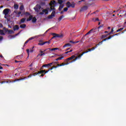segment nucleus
<instances>
[{"label": "nucleus", "mask_w": 126, "mask_h": 126, "mask_svg": "<svg viewBox=\"0 0 126 126\" xmlns=\"http://www.w3.org/2000/svg\"><path fill=\"white\" fill-rule=\"evenodd\" d=\"M71 46V45L70 44H69V43H67V44H65L63 46V47H70Z\"/></svg>", "instance_id": "nucleus-22"}, {"label": "nucleus", "mask_w": 126, "mask_h": 126, "mask_svg": "<svg viewBox=\"0 0 126 126\" xmlns=\"http://www.w3.org/2000/svg\"><path fill=\"white\" fill-rule=\"evenodd\" d=\"M42 69H44V67H43V66H42L40 67V70H42Z\"/></svg>", "instance_id": "nucleus-58"}, {"label": "nucleus", "mask_w": 126, "mask_h": 126, "mask_svg": "<svg viewBox=\"0 0 126 126\" xmlns=\"http://www.w3.org/2000/svg\"><path fill=\"white\" fill-rule=\"evenodd\" d=\"M42 11H43V13H45V14H48V13L49 12V11L46 9L42 10Z\"/></svg>", "instance_id": "nucleus-20"}, {"label": "nucleus", "mask_w": 126, "mask_h": 126, "mask_svg": "<svg viewBox=\"0 0 126 126\" xmlns=\"http://www.w3.org/2000/svg\"><path fill=\"white\" fill-rule=\"evenodd\" d=\"M46 74L44 73H42L41 75H40V77H43V76H44Z\"/></svg>", "instance_id": "nucleus-53"}, {"label": "nucleus", "mask_w": 126, "mask_h": 126, "mask_svg": "<svg viewBox=\"0 0 126 126\" xmlns=\"http://www.w3.org/2000/svg\"><path fill=\"white\" fill-rule=\"evenodd\" d=\"M37 74H38V73L35 72V73L33 74V76H36V75H37Z\"/></svg>", "instance_id": "nucleus-49"}, {"label": "nucleus", "mask_w": 126, "mask_h": 126, "mask_svg": "<svg viewBox=\"0 0 126 126\" xmlns=\"http://www.w3.org/2000/svg\"><path fill=\"white\" fill-rule=\"evenodd\" d=\"M41 74L44 73L46 72V70H41Z\"/></svg>", "instance_id": "nucleus-43"}, {"label": "nucleus", "mask_w": 126, "mask_h": 126, "mask_svg": "<svg viewBox=\"0 0 126 126\" xmlns=\"http://www.w3.org/2000/svg\"><path fill=\"white\" fill-rule=\"evenodd\" d=\"M99 21V18H96L94 21Z\"/></svg>", "instance_id": "nucleus-62"}, {"label": "nucleus", "mask_w": 126, "mask_h": 126, "mask_svg": "<svg viewBox=\"0 0 126 126\" xmlns=\"http://www.w3.org/2000/svg\"><path fill=\"white\" fill-rule=\"evenodd\" d=\"M69 42L71 43H72V44H75V41H73L72 40L70 41Z\"/></svg>", "instance_id": "nucleus-48"}, {"label": "nucleus", "mask_w": 126, "mask_h": 126, "mask_svg": "<svg viewBox=\"0 0 126 126\" xmlns=\"http://www.w3.org/2000/svg\"><path fill=\"white\" fill-rule=\"evenodd\" d=\"M26 15H30V13L28 12H26L25 13Z\"/></svg>", "instance_id": "nucleus-46"}, {"label": "nucleus", "mask_w": 126, "mask_h": 126, "mask_svg": "<svg viewBox=\"0 0 126 126\" xmlns=\"http://www.w3.org/2000/svg\"><path fill=\"white\" fill-rule=\"evenodd\" d=\"M50 71L48 70H47V71H46L45 70V73H44V74H46V73H48V72H49Z\"/></svg>", "instance_id": "nucleus-55"}, {"label": "nucleus", "mask_w": 126, "mask_h": 126, "mask_svg": "<svg viewBox=\"0 0 126 126\" xmlns=\"http://www.w3.org/2000/svg\"><path fill=\"white\" fill-rule=\"evenodd\" d=\"M56 14V11H53L51 15H49L48 17V19H53V18L54 17H55V14Z\"/></svg>", "instance_id": "nucleus-8"}, {"label": "nucleus", "mask_w": 126, "mask_h": 126, "mask_svg": "<svg viewBox=\"0 0 126 126\" xmlns=\"http://www.w3.org/2000/svg\"><path fill=\"white\" fill-rule=\"evenodd\" d=\"M52 35H53V36L52 39H54L55 38H63V34H59L56 33H52Z\"/></svg>", "instance_id": "nucleus-5"}, {"label": "nucleus", "mask_w": 126, "mask_h": 126, "mask_svg": "<svg viewBox=\"0 0 126 126\" xmlns=\"http://www.w3.org/2000/svg\"><path fill=\"white\" fill-rule=\"evenodd\" d=\"M45 44H48V45H49L50 44V41H45L44 42Z\"/></svg>", "instance_id": "nucleus-47"}, {"label": "nucleus", "mask_w": 126, "mask_h": 126, "mask_svg": "<svg viewBox=\"0 0 126 126\" xmlns=\"http://www.w3.org/2000/svg\"><path fill=\"white\" fill-rule=\"evenodd\" d=\"M20 10H23L24 9V6L23 5H22L20 7Z\"/></svg>", "instance_id": "nucleus-32"}, {"label": "nucleus", "mask_w": 126, "mask_h": 126, "mask_svg": "<svg viewBox=\"0 0 126 126\" xmlns=\"http://www.w3.org/2000/svg\"><path fill=\"white\" fill-rule=\"evenodd\" d=\"M49 50H50V51H56V50H59V48H54L52 49L49 48Z\"/></svg>", "instance_id": "nucleus-23"}, {"label": "nucleus", "mask_w": 126, "mask_h": 126, "mask_svg": "<svg viewBox=\"0 0 126 126\" xmlns=\"http://www.w3.org/2000/svg\"><path fill=\"white\" fill-rule=\"evenodd\" d=\"M14 31H16V30H18L19 29V25H15L14 27Z\"/></svg>", "instance_id": "nucleus-15"}, {"label": "nucleus", "mask_w": 126, "mask_h": 126, "mask_svg": "<svg viewBox=\"0 0 126 126\" xmlns=\"http://www.w3.org/2000/svg\"><path fill=\"white\" fill-rule=\"evenodd\" d=\"M42 8L41 5L37 4L35 5V7H34V9L36 12L39 13L40 10Z\"/></svg>", "instance_id": "nucleus-4"}, {"label": "nucleus", "mask_w": 126, "mask_h": 126, "mask_svg": "<svg viewBox=\"0 0 126 126\" xmlns=\"http://www.w3.org/2000/svg\"><path fill=\"white\" fill-rule=\"evenodd\" d=\"M63 63H62V64H58V66H63Z\"/></svg>", "instance_id": "nucleus-41"}, {"label": "nucleus", "mask_w": 126, "mask_h": 126, "mask_svg": "<svg viewBox=\"0 0 126 126\" xmlns=\"http://www.w3.org/2000/svg\"><path fill=\"white\" fill-rule=\"evenodd\" d=\"M58 1L60 4H62V3H63V0H58Z\"/></svg>", "instance_id": "nucleus-31"}, {"label": "nucleus", "mask_w": 126, "mask_h": 126, "mask_svg": "<svg viewBox=\"0 0 126 126\" xmlns=\"http://www.w3.org/2000/svg\"><path fill=\"white\" fill-rule=\"evenodd\" d=\"M2 39H3V37L1 36H0V42L1 41H2Z\"/></svg>", "instance_id": "nucleus-45"}, {"label": "nucleus", "mask_w": 126, "mask_h": 126, "mask_svg": "<svg viewBox=\"0 0 126 126\" xmlns=\"http://www.w3.org/2000/svg\"><path fill=\"white\" fill-rule=\"evenodd\" d=\"M32 19H33V16H32V15H30L29 16V18L27 19V22L31 21V20H32Z\"/></svg>", "instance_id": "nucleus-16"}, {"label": "nucleus", "mask_w": 126, "mask_h": 126, "mask_svg": "<svg viewBox=\"0 0 126 126\" xmlns=\"http://www.w3.org/2000/svg\"><path fill=\"white\" fill-rule=\"evenodd\" d=\"M37 21V19L36 18V17H32V23H35Z\"/></svg>", "instance_id": "nucleus-18"}, {"label": "nucleus", "mask_w": 126, "mask_h": 126, "mask_svg": "<svg viewBox=\"0 0 126 126\" xmlns=\"http://www.w3.org/2000/svg\"><path fill=\"white\" fill-rule=\"evenodd\" d=\"M54 67H55V66H53L52 67L49 68V69H48V70H49V71H50V70H52L54 69Z\"/></svg>", "instance_id": "nucleus-39"}, {"label": "nucleus", "mask_w": 126, "mask_h": 126, "mask_svg": "<svg viewBox=\"0 0 126 126\" xmlns=\"http://www.w3.org/2000/svg\"><path fill=\"white\" fill-rule=\"evenodd\" d=\"M1 58V59H3V56H2V55H0V58Z\"/></svg>", "instance_id": "nucleus-61"}, {"label": "nucleus", "mask_w": 126, "mask_h": 126, "mask_svg": "<svg viewBox=\"0 0 126 126\" xmlns=\"http://www.w3.org/2000/svg\"><path fill=\"white\" fill-rule=\"evenodd\" d=\"M38 56H39L40 57H42V56H43V54H42V53L41 54H39L38 55Z\"/></svg>", "instance_id": "nucleus-56"}, {"label": "nucleus", "mask_w": 126, "mask_h": 126, "mask_svg": "<svg viewBox=\"0 0 126 126\" xmlns=\"http://www.w3.org/2000/svg\"><path fill=\"white\" fill-rule=\"evenodd\" d=\"M32 75H30L28 76V78H30V77H32Z\"/></svg>", "instance_id": "nucleus-59"}, {"label": "nucleus", "mask_w": 126, "mask_h": 126, "mask_svg": "<svg viewBox=\"0 0 126 126\" xmlns=\"http://www.w3.org/2000/svg\"><path fill=\"white\" fill-rule=\"evenodd\" d=\"M2 27H3V25L1 23H0V28H2Z\"/></svg>", "instance_id": "nucleus-52"}, {"label": "nucleus", "mask_w": 126, "mask_h": 126, "mask_svg": "<svg viewBox=\"0 0 126 126\" xmlns=\"http://www.w3.org/2000/svg\"><path fill=\"white\" fill-rule=\"evenodd\" d=\"M72 50L71 49L70 51L65 52V54H68V53H71V52H72Z\"/></svg>", "instance_id": "nucleus-40"}, {"label": "nucleus", "mask_w": 126, "mask_h": 126, "mask_svg": "<svg viewBox=\"0 0 126 126\" xmlns=\"http://www.w3.org/2000/svg\"><path fill=\"white\" fill-rule=\"evenodd\" d=\"M107 36H108V35H107V34H106V35L105 34H103V35H102V38L103 39H104V38L107 37Z\"/></svg>", "instance_id": "nucleus-35"}, {"label": "nucleus", "mask_w": 126, "mask_h": 126, "mask_svg": "<svg viewBox=\"0 0 126 126\" xmlns=\"http://www.w3.org/2000/svg\"><path fill=\"white\" fill-rule=\"evenodd\" d=\"M14 12L15 13H17V16L18 17H20V14H21V16H23V14H21L22 12L21 11H19V12H18L17 13H16V11H14Z\"/></svg>", "instance_id": "nucleus-13"}, {"label": "nucleus", "mask_w": 126, "mask_h": 126, "mask_svg": "<svg viewBox=\"0 0 126 126\" xmlns=\"http://www.w3.org/2000/svg\"><path fill=\"white\" fill-rule=\"evenodd\" d=\"M29 52L30 53H33L34 52V47H32V49H27V53L28 55H29Z\"/></svg>", "instance_id": "nucleus-12"}, {"label": "nucleus", "mask_w": 126, "mask_h": 126, "mask_svg": "<svg viewBox=\"0 0 126 126\" xmlns=\"http://www.w3.org/2000/svg\"><path fill=\"white\" fill-rule=\"evenodd\" d=\"M96 30V29H91L89 32H87V33L86 34L85 36H87V35L91 33L92 32H95V30Z\"/></svg>", "instance_id": "nucleus-11"}, {"label": "nucleus", "mask_w": 126, "mask_h": 126, "mask_svg": "<svg viewBox=\"0 0 126 126\" xmlns=\"http://www.w3.org/2000/svg\"><path fill=\"white\" fill-rule=\"evenodd\" d=\"M40 4L41 5H45V4H46V3L45 2H42L40 3Z\"/></svg>", "instance_id": "nucleus-44"}, {"label": "nucleus", "mask_w": 126, "mask_h": 126, "mask_svg": "<svg viewBox=\"0 0 126 126\" xmlns=\"http://www.w3.org/2000/svg\"><path fill=\"white\" fill-rule=\"evenodd\" d=\"M110 32L111 33V34H112L113 32H114V29H113V28H112V29H111V32Z\"/></svg>", "instance_id": "nucleus-54"}, {"label": "nucleus", "mask_w": 126, "mask_h": 126, "mask_svg": "<svg viewBox=\"0 0 126 126\" xmlns=\"http://www.w3.org/2000/svg\"><path fill=\"white\" fill-rule=\"evenodd\" d=\"M63 16L62 15L61 17H59V18L58 19V21H61L62 20V19H63Z\"/></svg>", "instance_id": "nucleus-30"}, {"label": "nucleus", "mask_w": 126, "mask_h": 126, "mask_svg": "<svg viewBox=\"0 0 126 126\" xmlns=\"http://www.w3.org/2000/svg\"><path fill=\"white\" fill-rule=\"evenodd\" d=\"M8 33H13V31L11 30H9L8 31Z\"/></svg>", "instance_id": "nucleus-38"}, {"label": "nucleus", "mask_w": 126, "mask_h": 126, "mask_svg": "<svg viewBox=\"0 0 126 126\" xmlns=\"http://www.w3.org/2000/svg\"><path fill=\"white\" fill-rule=\"evenodd\" d=\"M26 21V18H23L21 19V20L19 23V24H22V23H24Z\"/></svg>", "instance_id": "nucleus-14"}, {"label": "nucleus", "mask_w": 126, "mask_h": 126, "mask_svg": "<svg viewBox=\"0 0 126 126\" xmlns=\"http://www.w3.org/2000/svg\"><path fill=\"white\" fill-rule=\"evenodd\" d=\"M66 6L69 8V7H72V8H74L75 7V4L74 2H72V3H70L69 1H67L66 3Z\"/></svg>", "instance_id": "nucleus-3"}, {"label": "nucleus", "mask_w": 126, "mask_h": 126, "mask_svg": "<svg viewBox=\"0 0 126 126\" xmlns=\"http://www.w3.org/2000/svg\"><path fill=\"white\" fill-rule=\"evenodd\" d=\"M41 42H43L42 40H39V42L38 45H39V46H43V45H45V43L44 42H42L41 43Z\"/></svg>", "instance_id": "nucleus-19"}, {"label": "nucleus", "mask_w": 126, "mask_h": 126, "mask_svg": "<svg viewBox=\"0 0 126 126\" xmlns=\"http://www.w3.org/2000/svg\"><path fill=\"white\" fill-rule=\"evenodd\" d=\"M10 10V9H9L8 8H6L3 10V13L4 14V15H7V14H8V13L9 12Z\"/></svg>", "instance_id": "nucleus-10"}, {"label": "nucleus", "mask_w": 126, "mask_h": 126, "mask_svg": "<svg viewBox=\"0 0 126 126\" xmlns=\"http://www.w3.org/2000/svg\"><path fill=\"white\" fill-rule=\"evenodd\" d=\"M97 44H97L96 45V46H95V47H93V48L91 49L92 51H93V50H95V49L97 47V46H99V45L102 44H101V43H100V44H99V45H97Z\"/></svg>", "instance_id": "nucleus-24"}, {"label": "nucleus", "mask_w": 126, "mask_h": 126, "mask_svg": "<svg viewBox=\"0 0 126 126\" xmlns=\"http://www.w3.org/2000/svg\"><path fill=\"white\" fill-rule=\"evenodd\" d=\"M74 58H75V56L73 55V56H71V57L68 58V59H67L66 60H65V61L63 63V65L68 64L69 63H71V62H69V61L72 60Z\"/></svg>", "instance_id": "nucleus-1"}, {"label": "nucleus", "mask_w": 126, "mask_h": 126, "mask_svg": "<svg viewBox=\"0 0 126 126\" xmlns=\"http://www.w3.org/2000/svg\"><path fill=\"white\" fill-rule=\"evenodd\" d=\"M63 56H61L58 58H57L56 61H60L61 60H63Z\"/></svg>", "instance_id": "nucleus-28"}, {"label": "nucleus", "mask_w": 126, "mask_h": 126, "mask_svg": "<svg viewBox=\"0 0 126 126\" xmlns=\"http://www.w3.org/2000/svg\"><path fill=\"white\" fill-rule=\"evenodd\" d=\"M91 47V45H89L88 46H87V48H90Z\"/></svg>", "instance_id": "nucleus-63"}, {"label": "nucleus", "mask_w": 126, "mask_h": 126, "mask_svg": "<svg viewBox=\"0 0 126 126\" xmlns=\"http://www.w3.org/2000/svg\"><path fill=\"white\" fill-rule=\"evenodd\" d=\"M88 9V6H84L83 7H82L80 10V12H84L85 11L87 10V9Z\"/></svg>", "instance_id": "nucleus-9"}, {"label": "nucleus", "mask_w": 126, "mask_h": 126, "mask_svg": "<svg viewBox=\"0 0 126 126\" xmlns=\"http://www.w3.org/2000/svg\"><path fill=\"white\" fill-rule=\"evenodd\" d=\"M39 14H40V15H43V14H44L43 11H42V12H39Z\"/></svg>", "instance_id": "nucleus-50"}, {"label": "nucleus", "mask_w": 126, "mask_h": 126, "mask_svg": "<svg viewBox=\"0 0 126 126\" xmlns=\"http://www.w3.org/2000/svg\"><path fill=\"white\" fill-rule=\"evenodd\" d=\"M88 53V51H86L85 52H83L81 55H79V56H78L76 58L75 57V59L73 60V62H75V61L77 60L78 59H80L81 58L82 56H83V55L84 54H86V53Z\"/></svg>", "instance_id": "nucleus-7"}, {"label": "nucleus", "mask_w": 126, "mask_h": 126, "mask_svg": "<svg viewBox=\"0 0 126 126\" xmlns=\"http://www.w3.org/2000/svg\"><path fill=\"white\" fill-rule=\"evenodd\" d=\"M0 34H1V35H4L3 30H0Z\"/></svg>", "instance_id": "nucleus-33"}, {"label": "nucleus", "mask_w": 126, "mask_h": 126, "mask_svg": "<svg viewBox=\"0 0 126 126\" xmlns=\"http://www.w3.org/2000/svg\"><path fill=\"white\" fill-rule=\"evenodd\" d=\"M52 64H53V63L47 64L48 67H49V66H51V65H52Z\"/></svg>", "instance_id": "nucleus-42"}, {"label": "nucleus", "mask_w": 126, "mask_h": 126, "mask_svg": "<svg viewBox=\"0 0 126 126\" xmlns=\"http://www.w3.org/2000/svg\"><path fill=\"white\" fill-rule=\"evenodd\" d=\"M102 27L103 26H99V27L97 28V29H99L100 28H102Z\"/></svg>", "instance_id": "nucleus-60"}, {"label": "nucleus", "mask_w": 126, "mask_h": 126, "mask_svg": "<svg viewBox=\"0 0 126 126\" xmlns=\"http://www.w3.org/2000/svg\"><path fill=\"white\" fill-rule=\"evenodd\" d=\"M29 42V39H28V40H27L25 42V44L24 45V47H25V46H26V44H27L28 42Z\"/></svg>", "instance_id": "nucleus-36"}, {"label": "nucleus", "mask_w": 126, "mask_h": 126, "mask_svg": "<svg viewBox=\"0 0 126 126\" xmlns=\"http://www.w3.org/2000/svg\"><path fill=\"white\" fill-rule=\"evenodd\" d=\"M69 7H65L63 9V12H67V11L68 10Z\"/></svg>", "instance_id": "nucleus-34"}, {"label": "nucleus", "mask_w": 126, "mask_h": 126, "mask_svg": "<svg viewBox=\"0 0 126 126\" xmlns=\"http://www.w3.org/2000/svg\"><path fill=\"white\" fill-rule=\"evenodd\" d=\"M17 58H18V59H22L23 56L22 55L18 56H17Z\"/></svg>", "instance_id": "nucleus-37"}, {"label": "nucleus", "mask_w": 126, "mask_h": 126, "mask_svg": "<svg viewBox=\"0 0 126 126\" xmlns=\"http://www.w3.org/2000/svg\"><path fill=\"white\" fill-rule=\"evenodd\" d=\"M119 34H120V32H119L118 33L115 34L113 35H110L109 37H108V38L103 39L102 41L99 42L97 45H99L100 43L102 44L103 41H106L108 39H111L112 37H114L115 36H118V35Z\"/></svg>", "instance_id": "nucleus-2"}, {"label": "nucleus", "mask_w": 126, "mask_h": 126, "mask_svg": "<svg viewBox=\"0 0 126 126\" xmlns=\"http://www.w3.org/2000/svg\"><path fill=\"white\" fill-rule=\"evenodd\" d=\"M1 84H3V83H11V81H2L1 82Z\"/></svg>", "instance_id": "nucleus-26"}, {"label": "nucleus", "mask_w": 126, "mask_h": 126, "mask_svg": "<svg viewBox=\"0 0 126 126\" xmlns=\"http://www.w3.org/2000/svg\"><path fill=\"white\" fill-rule=\"evenodd\" d=\"M14 9H18V5H17V4H15L14 5Z\"/></svg>", "instance_id": "nucleus-27"}, {"label": "nucleus", "mask_w": 126, "mask_h": 126, "mask_svg": "<svg viewBox=\"0 0 126 126\" xmlns=\"http://www.w3.org/2000/svg\"><path fill=\"white\" fill-rule=\"evenodd\" d=\"M20 80H24V79H23V78H21L20 79H15L14 81V82H15L16 81H19Z\"/></svg>", "instance_id": "nucleus-25"}, {"label": "nucleus", "mask_w": 126, "mask_h": 126, "mask_svg": "<svg viewBox=\"0 0 126 126\" xmlns=\"http://www.w3.org/2000/svg\"><path fill=\"white\" fill-rule=\"evenodd\" d=\"M63 4H61L59 6V10H60V11H61V10H62V9H63Z\"/></svg>", "instance_id": "nucleus-21"}, {"label": "nucleus", "mask_w": 126, "mask_h": 126, "mask_svg": "<svg viewBox=\"0 0 126 126\" xmlns=\"http://www.w3.org/2000/svg\"><path fill=\"white\" fill-rule=\"evenodd\" d=\"M20 28H22V29H24V28H26V25L25 24L21 25L20 26Z\"/></svg>", "instance_id": "nucleus-17"}, {"label": "nucleus", "mask_w": 126, "mask_h": 126, "mask_svg": "<svg viewBox=\"0 0 126 126\" xmlns=\"http://www.w3.org/2000/svg\"><path fill=\"white\" fill-rule=\"evenodd\" d=\"M92 51V49H88V53H89V52H90V51Z\"/></svg>", "instance_id": "nucleus-64"}, {"label": "nucleus", "mask_w": 126, "mask_h": 126, "mask_svg": "<svg viewBox=\"0 0 126 126\" xmlns=\"http://www.w3.org/2000/svg\"><path fill=\"white\" fill-rule=\"evenodd\" d=\"M33 39H34V37H31V38H29V41H31V40H33Z\"/></svg>", "instance_id": "nucleus-51"}, {"label": "nucleus", "mask_w": 126, "mask_h": 126, "mask_svg": "<svg viewBox=\"0 0 126 126\" xmlns=\"http://www.w3.org/2000/svg\"><path fill=\"white\" fill-rule=\"evenodd\" d=\"M56 1L53 0L51 1L50 3V5H51L50 9L51 10H55V4H56Z\"/></svg>", "instance_id": "nucleus-6"}, {"label": "nucleus", "mask_w": 126, "mask_h": 126, "mask_svg": "<svg viewBox=\"0 0 126 126\" xmlns=\"http://www.w3.org/2000/svg\"><path fill=\"white\" fill-rule=\"evenodd\" d=\"M124 30V28H121L120 29H119L117 30V31H116V32H120V31H123Z\"/></svg>", "instance_id": "nucleus-29"}, {"label": "nucleus", "mask_w": 126, "mask_h": 126, "mask_svg": "<svg viewBox=\"0 0 126 126\" xmlns=\"http://www.w3.org/2000/svg\"><path fill=\"white\" fill-rule=\"evenodd\" d=\"M20 62H21V61H17V60L15 61V63H20Z\"/></svg>", "instance_id": "nucleus-57"}]
</instances>
